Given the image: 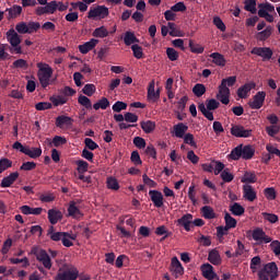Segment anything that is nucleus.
<instances>
[{
  "instance_id": "1",
  "label": "nucleus",
  "mask_w": 280,
  "mask_h": 280,
  "mask_svg": "<svg viewBox=\"0 0 280 280\" xmlns=\"http://www.w3.org/2000/svg\"><path fill=\"white\" fill-rule=\"evenodd\" d=\"M237 82V77H229L222 79L221 84L219 85V93L217 94V100L228 106L231 102V89L229 86H235Z\"/></svg>"
},
{
  "instance_id": "2",
  "label": "nucleus",
  "mask_w": 280,
  "mask_h": 280,
  "mask_svg": "<svg viewBox=\"0 0 280 280\" xmlns=\"http://www.w3.org/2000/svg\"><path fill=\"white\" fill-rule=\"evenodd\" d=\"M37 69H39L37 72L39 84H42L43 89H47L49 80H51V75H54V69H51L49 65L43 62L37 63Z\"/></svg>"
},
{
  "instance_id": "3",
  "label": "nucleus",
  "mask_w": 280,
  "mask_h": 280,
  "mask_svg": "<svg viewBox=\"0 0 280 280\" xmlns=\"http://www.w3.org/2000/svg\"><path fill=\"white\" fill-rule=\"evenodd\" d=\"M7 39L12 47L10 48L11 54H23V48H21V36H19V33H16L14 28L7 32Z\"/></svg>"
},
{
  "instance_id": "4",
  "label": "nucleus",
  "mask_w": 280,
  "mask_h": 280,
  "mask_svg": "<svg viewBox=\"0 0 280 280\" xmlns=\"http://www.w3.org/2000/svg\"><path fill=\"white\" fill-rule=\"evenodd\" d=\"M32 254L35 255L37 261L43 264V266H44V268H46V270H51V266H54V264L51 262V256H49V254H47V250L40 249L38 247H33Z\"/></svg>"
},
{
  "instance_id": "5",
  "label": "nucleus",
  "mask_w": 280,
  "mask_h": 280,
  "mask_svg": "<svg viewBox=\"0 0 280 280\" xmlns=\"http://www.w3.org/2000/svg\"><path fill=\"white\" fill-rule=\"evenodd\" d=\"M13 150H19L22 154L30 156V159H38L43 154V149L40 148H30L24 147L21 142L16 141L12 145Z\"/></svg>"
},
{
  "instance_id": "6",
  "label": "nucleus",
  "mask_w": 280,
  "mask_h": 280,
  "mask_svg": "<svg viewBox=\"0 0 280 280\" xmlns=\"http://www.w3.org/2000/svg\"><path fill=\"white\" fill-rule=\"evenodd\" d=\"M78 277H80V271L78 270V268H60L55 277V280H78Z\"/></svg>"
},
{
  "instance_id": "7",
  "label": "nucleus",
  "mask_w": 280,
  "mask_h": 280,
  "mask_svg": "<svg viewBox=\"0 0 280 280\" xmlns=\"http://www.w3.org/2000/svg\"><path fill=\"white\" fill-rule=\"evenodd\" d=\"M108 14H110V12L106 5H96L90 9L88 19H92L93 21L98 19V21H102V19H106Z\"/></svg>"
},
{
  "instance_id": "8",
  "label": "nucleus",
  "mask_w": 280,
  "mask_h": 280,
  "mask_svg": "<svg viewBox=\"0 0 280 280\" xmlns=\"http://www.w3.org/2000/svg\"><path fill=\"white\" fill-rule=\"evenodd\" d=\"M231 135L238 139H248V137H253V129H246L242 125H233L231 128Z\"/></svg>"
},
{
  "instance_id": "9",
  "label": "nucleus",
  "mask_w": 280,
  "mask_h": 280,
  "mask_svg": "<svg viewBox=\"0 0 280 280\" xmlns=\"http://www.w3.org/2000/svg\"><path fill=\"white\" fill-rule=\"evenodd\" d=\"M201 167L203 172H209L210 174H214L215 176H218L220 172H223L224 163L220 161H211L210 163L202 164Z\"/></svg>"
},
{
  "instance_id": "10",
  "label": "nucleus",
  "mask_w": 280,
  "mask_h": 280,
  "mask_svg": "<svg viewBox=\"0 0 280 280\" xmlns=\"http://www.w3.org/2000/svg\"><path fill=\"white\" fill-rule=\"evenodd\" d=\"M80 205V200H72L69 202L68 206V217L73 218V220H80L81 218H84V213H82V210L78 207Z\"/></svg>"
},
{
  "instance_id": "11",
  "label": "nucleus",
  "mask_w": 280,
  "mask_h": 280,
  "mask_svg": "<svg viewBox=\"0 0 280 280\" xmlns=\"http://www.w3.org/2000/svg\"><path fill=\"white\" fill-rule=\"evenodd\" d=\"M45 7H37L35 14L37 16H43V14H54L58 10V2L56 0L44 4Z\"/></svg>"
},
{
  "instance_id": "12",
  "label": "nucleus",
  "mask_w": 280,
  "mask_h": 280,
  "mask_svg": "<svg viewBox=\"0 0 280 280\" xmlns=\"http://www.w3.org/2000/svg\"><path fill=\"white\" fill-rule=\"evenodd\" d=\"M254 56H259L262 58L264 62L271 60L273 56V51L270 47H254L250 51Z\"/></svg>"
},
{
  "instance_id": "13",
  "label": "nucleus",
  "mask_w": 280,
  "mask_h": 280,
  "mask_svg": "<svg viewBox=\"0 0 280 280\" xmlns=\"http://www.w3.org/2000/svg\"><path fill=\"white\" fill-rule=\"evenodd\" d=\"M264 102H266V92L260 91L257 92L256 95H254L253 101H249L248 106L253 110H259V108L264 106Z\"/></svg>"
},
{
  "instance_id": "14",
  "label": "nucleus",
  "mask_w": 280,
  "mask_h": 280,
  "mask_svg": "<svg viewBox=\"0 0 280 280\" xmlns=\"http://www.w3.org/2000/svg\"><path fill=\"white\" fill-rule=\"evenodd\" d=\"M252 237L255 242H259V244H270L272 242V238L261 228H256L252 233Z\"/></svg>"
},
{
  "instance_id": "15",
  "label": "nucleus",
  "mask_w": 280,
  "mask_h": 280,
  "mask_svg": "<svg viewBox=\"0 0 280 280\" xmlns=\"http://www.w3.org/2000/svg\"><path fill=\"white\" fill-rule=\"evenodd\" d=\"M260 270L268 275L270 280H275L279 277V267H277V262L275 261L266 264Z\"/></svg>"
},
{
  "instance_id": "16",
  "label": "nucleus",
  "mask_w": 280,
  "mask_h": 280,
  "mask_svg": "<svg viewBox=\"0 0 280 280\" xmlns=\"http://www.w3.org/2000/svg\"><path fill=\"white\" fill-rule=\"evenodd\" d=\"M201 272H202V277L205 279L208 280H220V277H218V273H215V271H213V266H211L210 264H203L201 266Z\"/></svg>"
},
{
  "instance_id": "17",
  "label": "nucleus",
  "mask_w": 280,
  "mask_h": 280,
  "mask_svg": "<svg viewBox=\"0 0 280 280\" xmlns=\"http://www.w3.org/2000/svg\"><path fill=\"white\" fill-rule=\"evenodd\" d=\"M255 86H257L255 82H248L238 88L236 93L240 100H246V97H248V93H250Z\"/></svg>"
},
{
  "instance_id": "18",
  "label": "nucleus",
  "mask_w": 280,
  "mask_h": 280,
  "mask_svg": "<svg viewBox=\"0 0 280 280\" xmlns=\"http://www.w3.org/2000/svg\"><path fill=\"white\" fill-rule=\"evenodd\" d=\"M149 196L156 209H161V207H163V192L159 190H150Z\"/></svg>"
},
{
  "instance_id": "19",
  "label": "nucleus",
  "mask_w": 280,
  "mask_h": 280,
  "mask_svg": "<svg viewBox=\"0 0 280 280\" xmlns=\"http://www.w3.org/2000/svg\"><path fill=\"white\" fill-rule=\"evenodd\" d=\"M243 197L249 202H255L257 200V192L253 189V186L245 184L243 186Z\"/></svg>"
},
{
  "instance_id": "20",
  "label": "nucleus",
  "mask_w": 280,
  "mask_h": 280,
  "mask_svg": "<svg viewBox=\"0 0 280 280\" xmlns=\"http://www.w3.org/2000/svg\"><path fill=\"white\" fill-rule=\"evenodd\" d=\"M97 43H100V39L92 38L90 42L79 45L80 54H89V51H92V49H95V47H97Z\"/></svg>"
},
{
  "instance_id": "21",
  "label": "nucleus",
  "mask_w": 280,
  "mask_h": 280,
  "mask_svg": "<svg viewBox=\"0 0 280 280\" xmlns=\"http://www.w3.org/2000/svg\"><path fill=\"white\" fill-rule=\"evenodd\" d=\"M188 130L189 127L183 122H178L173 127L174 137H176L177 139H183L185 137V132H187Z\"/></svg>"
},
{
  "instance_id": "22",
  "label": "nucleus",
  "mask_w": 280,
  "mask_h": 280,
  "mask_svg": "<svg viewBox=\"0 0 280 280\" xmlns=\"http://www.w3.org/2000/svg\"><path fill=\"white\" fill-rule=\"evenodd\" d=\"M191 220H194V215L191 213H187L177 220V224L184 226L185 231L189 232L191 231Z\"/></svg>"
},
{
  "instance_id": "23",
  "label": "nucleus",
  "mask_w": 280,
  "mask_h": 280,
  "mask_svg": "<svg viewBox=\"0 0 280 280\" xmlns=\"http://www.w3.org/2000/svg\"><path fill=\"white\" fill-rule=\"evenodd\" d=\"M55 125L57 128H65V126H73V118L60 115L56 118Z\"/></svg>"
},
{
  "instance_id": "24",
  "label": "nucleus",
  "mask_w": 280,
  "mask_h": 280,
  "mask_svg": "<svg viewBox=\"0 0 280 280\" xmlns=\"http://www.w3.org/2000/svg\"><path fill=\"white\" fill-rule=\"evenodd\" d=\"M60 220H62V212L60 210H57V209L48 210V221L50 222V224H52V226L57 222H60Z\"/></svg>"
},
{
  "instance_id": "25",
  "label": "nucleus",
  "mask_w": 280,
  "mask_h": 280,
  "mask_svg": "<svg viewBox=\"0 0 280 280\" xmlns=\"http://www.w3.org/2000/svg\"><path fill=\"white\" fill-rule=\"evenodd\" d=\"M171 266L175 272V277H180L185 275V268H183V265L180 264V260H178V257L172 258Z\"/></svg>"
},
{
  "instance_id": "26",
  "label": "nucleus",
  "mask_w": 280,
  "mask_h": 280,
  "mask_svg": "<svg viewBox=\"0 0 280 280\" xmlns=\"http://www.w3.org/2000/svg\"><path fill=\"white\" fill-rule=\"evenodd\" d=\"M208 261L213 266H220L222 264V257L220 256V252L218 249H212L208 254Z\"/></svg>"
},
{
  "instance_id": "27",
  "label": "nucleus",
  "mask_w": 280,
  "mask_h": 280,
  "mask_svg": "<svg viewBox=\"0 0 280 280\" xmlns=\"http://www.w3.org/2000/svg\"><path fill=\"white\" fill-rule=\"evenodd\" d=\"M242 159L245 161H250L255 156V149L252 145L241 144Z\"/></svg>"
},
{
  "instance_id": "28",
  "label": "nucleus",
  "mask_w": 280,
  "mask_h": 280,
  "mask_svg": "<svg viewBox=\"0 0 280 280\" xmlns=\"http://www.w3.org/2000/svg\"><path fill=\"white\" fill-rule=\"evenodd\" d=\"M20 211L24 215H40V213H43V208H32L30 206H22L20 208Z\"/></svg>"
},
{
  "instance_id": "29",
  "label": "nucleus",
  "mask_w": 280,
  "mask_h": 280,
  "mask_svg": "<svg viewBox=\"0 0 280 280\" xmlns=\"http://www.w3.org/2000/svg\"><path fill=\"white\" fill-rule=\"evenodd\" d=\"M272 32H275V28L271 25H269L264 31L258 32L256 38L260 42L268 40V38L272 36Z\"/></svg>"
},
{
  "instance_id": "30",
  "label": "nucleus",
  "mask_w": 280,
  "mask_h": 280,
  "mask_svg": "<svg viewBox=\"0 0 280 280\" xmlns=\"http://www.w3.org/2000/svg\"><path fill=\"white\" fill-rule=\"evenodd\" d=\"M124 43L127 47H130V45H137L139 38H137L133 32L127 31L124 36Z\"/></svg>"
},
{
  "instance_id": "31",
  "label": "nucleus",
  "mask_w": 280,
  "mask_h": 280,
  "mask_svg": "<svg viewBox=\"0 0 280 280\" xmlns=\"http://www.w3.org/2000/svg\"><path fill=\"white\" fill-rule=\"evenodd\" d=\"M210 58H212V62L217 65V67H225L226 66V59L224 58V55L220 52H212L210 55Z\"/></svg>"
},
{
  "instance_id": "32",
  "label": "nucleus",
  "mask_w": 280,
  "mask_h": 280,
  "mask_svg": "<svg viewBox=\"0 0 280 280\" xmlns=\"http://www.w3.org/2000/svg\"><path fill=\"white\" fill-rule=\"evenodd\" d=\"M140 127L142 128L143 132H145V135H150L156 129V122L152 120L141 121Z\"/></svg>"
},
{
  "instance_id": "33",
  "label": "nucleus",
  "mask_w": 280,
  "mask_h": 280,
  "mask_svg": "<svg viewBox=\"0 0 280 280\" xmlns=\"http://www.w3.org/2000/svg\"><path fill=\"white\" fill-rule=\"evenodd\" d=\"M8 12V19H16L23 12V7L14 4L12 8L5 10Z\"/></svg>"
},
{
  "instance_id": "34",
  "label": "nucleus",
  "mask_w": 280,
  "mask_h": 280,
  "mask_svg": "<svg viewBox=\"0 0 280 280\" xmlns=\"http://www.w3.org/2000/svg\"><path fill=\"white\" fill-rule=\"evenodd\" d=\"M159 97H161V91H154V81H152L148 86V100H153V102H156Z\"/></svg>"
},
{
  "instance_id": "35",
  "label": "nucleus",
  "mask_w": 280,
  "mask_h": 280,
  "mask_svg": "<svg viewBox=\"0 0 280 280\" xmlns=\"http://www.w3.org/2000/svg\"><path fill=\"white\" fill-rule=\"evenodd\" d=\"M201 215L205 218V220H214L215 211H213V208L211 206H203L201 208Z\"/></svg>"
},
{
  "instance_id": "36",
  "label": "nucleus",
  "mask_w": 280,
  "mask_h": 280,
  "mask_svg": "<svg viewBox=\"0 0 280 280\" xmlns=\"http://www.w3.org/2000/svg\"><path fill=\"white\" fill-rule=\"evenodd\" d=\"M230 211L232 215H244L246 209H244V206L240 205L238 202H234L230 206Z\"/></svg>"
},
{
  "instance_id": "37",
  "label": "nucleus",
  "mask_w": 280,
  "mask_h": 280,
  "mask_svg": "<svg viewBox=\"0 0 280 280\" xmlns=\"http://www.w3.org/2000/svg\"><path fill=\"white\" fill-rule=\"evenodd\" d=\"M244 10L250 12V14H257V0H245Z\"/></svg>"
},
{
  "instance_id": "38",
  "label": "nucleus",
  "mask_w": 280,
  "mask_h": 280,
  "mask_svg": "<svg viewBox=\"0 0 280 280\" xmlns=\"http://www.w3.org/2000/svg\"><path fill=\"white\" fill-rule=\"evenodd\" d=\"M49 145H52L55 148H60V145H65V143H67V138L62 137V136H55L52 138V141L50 139H47Z\"/></svg>"
},
{
  "instance_id": "39",
  "label": "nucleus",
  "mask_w": 280,
  "mask_h": 280,
  "mask_svg": "<svg viewBox=\"0 0 280 280\" xmlns=\"http://www.w3.org/2000/svg\"><path fill=\"white\" fill-rule=\"evenodd\" d=\"M108 34V30H106L105 26H100L93 31L92 36H94V38H106Z\"/></svg>"
},
{
  "instance_id": "40",
  "label": "nucleus",
  "mask_w": 280,
  "mask_h": 280,
  "mask_svg": "<svg viewBox=\"0 0 280 280\" xmlns=\"http://www.w3.org/2000/svg\"><path fill=\"white\" fill-rule=\"evenodd\" d=\"M108 106H110V101H108L106 97H102L97 103L93 105V108L94 110H100V108H102V110H106Z\"/></svg>"
},
{
  "instance_id": "41",
  "label": "nucleus",
  "mask_w": 280,
  "mask_h": 280,
  "mask_svg": "<svg viewBox=\"0 0 280 280\" xmlns=\"http://www.w3.org/2000/svg\"><path fill=\"white\" fill-rule=\"evenodd\" d=\"M78 103L80 104V106H83L84 108H86L88 110H91V108H93V103H91V98H89L85 95H80L78 97Z\"/></svg>"
},
{
  "instance_id": "42",
  "label": "nucleus",
  "mask_w": 280,
  "mask_h": 280,
  "mask_svg": "<svg viewBox=\"0 0 280 280\" xmlns=\"http://www.w3.org/2000/svg\"><path fill=\"white\" fill-rule=\"evenodd\" d=\"M224 221H225V228L229 230L235 229V226H237V220H235V218L231 217V214L229 212H225Z\"/></svg>"
},
{
  "instance_id": "43",
  "label": "nucleus",
  "mask_w": 280,
  "mask_h": 280,
  "mask_svg": "<svg viewBox=\"0 0 280 280\" xmlns=\"http://www.w3.org/2000/svg\"><path fill=\"white\" fill-rule=\"evenodd\" d=\"M192 93L196 95V97H202L207 93V88L202 83H197L192 88Z\"/></svg>"
},
{
  "instance_id": "44",
  "label": "nucleus",
  "mask_w": 280,
  "mask_h": 280,
  "mask_svg": "<svg viewBox=\"0 0 280 280\" xmlns=\"http://www.w3.org/2000/svg\"><path fill=\"white\" fill-rule=\"evenodd\" d=\"M107 189H112V191H119V182L115 177H107L106 180Z\"/></svg>"
},
{
  "instance_id": "45",
  "label": "nucleus",
  "mask_w": 280,
  "mask_h": 280,
  "mask_svg": "<svg viewBox=\"0 0 280 280\" xmlns=\"http://www.w3.org/2000/svg\"><path fill=\"white\" fill-rule=\"evenodd\" d=\"M50 102L54 106H63V104H67L68 98L62 95L51 96Z\"/></svg>"
},
{
  "instance_id": "46",
  "label": "nucleus",
  "mask_w": 280,
  "mask_h": 280,
  "mask_svg": "<svg viewBox=\"0 0 280 280\" xmlns=\"http://www.w3.org/2000/svg\"><path fill=\"white\" fill-rule=\"evenodd\" d=\"M95 91H96L95 84H91V83L85 84L82 89V93L84 95H88V97H93V95L95 94Z\"/></svg>"
},
{
  "instance_id": "47",
  "label": "nucleus",
  "mask_w": 280,
  "mask_h": 280,
  "mask_svg": "<svg viewBox=\"0 0 280 280\" xmlns=\"http://www.w3.org/2000/svg\"><path fill=\"white\" fill-rule=\"evenodd\" d=\"M230 159H232V161H240V159H242V144L231 151Z\"/></svg>"
},
{
  "instance_id": "48",
  "label": "nucleus",
  "mask_w": 280,
  "mask_h": 280,
  "mask_svg": "<svg viewBox=\"0 0 280 280\" xmlns=\"http://www.w3.org/2000/svg\"><path fill=\"white\" fill-rule=\"evenodd\" d=\"M12 167V161H10L8 158H1L0 159V174H3L5 170H10Z\"/></svg>"
},
{
  "instance_id": "49",
  "label": "nucleus",
  "mask_w": 280,
  "mask_h": 280,
  "mask_svg": "<svg viewBox=\"0 0 280 280\" xmlns=\"http://www.w3.org/2000/svg\"><path fill=\"white\" fill-rule=\"evenodd\" d=\"M131 50L133 51V56L137 60H141V58H143V48L139 46V44L131 45Z\"/></svg>"
},
{
  "instance_id": "50",
  "label": "nucleus",
  "mask_w": 280,
  "mask_h": 280,
  "mask_svg": "<svg viewBox=\"0 0 280 280\" xmlns=\"http://www.w3.org/2000/svg\"><path fill=\"white\" fill-rule=\"evenodd\" d=\"M16 176H7L2 179L0 186L5 188V187H12L14 183L16 182Z\"/></svg>"
},
{
  "instance_id": "51",
  "label": "nucleus",
  "mask_w": 280,
  "mask_h": 280,
  "mask_svg": "<svg viewBox=\"0 0 280 280\" xmlns=\"http://www.w3.org/2000/svg\"><path fill=\"white\" fill-rule=\"evenodd\" d=\"M265 198L267 200H276L277 199V190L273 187L265 188L264 190Z\"/></svg>"
},
{
  "instance_id": "52",
  "label": "nucleus",
  "mask_w": 280,
  "mask_h": 280,
  "mask_svg": "<svg viewBox=\"0 0 280 280\" xmlns=\"http://www.w3.org/2000/svg\"><path fill=\"white\" fill-rule=\"evenodd\" d=\"M206 107L208 110H218V108H220V102L214 98L207 100Z\"/></svg>"
},
{
  "instance_id": "53",
  "label": "nucleus",
  "mask_w": 280,
  "mask_h": 280,
  "mask_svg": "<svg viewBox=\"0 0 280 280\" xmlns=\"http://www.w3.org/2000/svg\"><path fill=\"white\" fill-rule=\"evenodd\" d=\"M189 48L192 54H203L205 47L200 44H194V40H189Z\"/></svg>"
},
{
  "instance_id": "54",
  "label": "nucleus",
  "mask_w": 280,
  "mask_h": 280,
  "mask_svg": "<svg viewBox=\"0 0 280 280\" xmlns=\"http://www.w3.org/2000/svg\"><path fill=\"white\" fill-rule=\"evenodd\" d=\"M128 108V104L121 101H117L113 106L112 109L114 113H121V110H126Z\"/></svg>"
},
{
  "instance_id": "55",
  "label": "nucleus",
  "mask_w": 280,
  "mask_h": 280,
  "mask_svg": "<svg viewBox=\"0 0 280 280\" xmlns=\"http://www.w3.org/2000/svg\"><path fill=\"white\" fill-rule=\"evenodd\" d=\"M266 132L269 137H277V133L280 132V127L279 125L267 126Z\"/></svg>"
},
{
  "instance_id": "56",
  "label": "nucleus",
  "mask_w": 280,
  "mask_h": 280,
  "mask_svg": "<svg viewBox=\"0 0 280 280\" xmlns=\"http://www.w3.org/2000/svg\"><path fill=\"white\" fill-rule=\"evenodd\" d=\"M257 266H261V257L255 256L250 260L249 268L252 272H257Z\"/></svg>"
},
{
  "instance_id": "57",
  "label": "nucleus",
  "mask_w": 280,
  "mask_h": 280,
  "mask_svg": "<svg viewBox=\"0 0 280 280\" xmlns=\"http://www.w3.org/2000/svg\"><path fill=\"white\" fill-rule=\"evenodd\" d=\"M213 25H215V27L220 30V32H226V25L220 16L213 18Z\"/></svg>"
},
{
  "instance_id": "58",
  "label": "nucleus",
  "mask_w": 280,
  "mask_h": 280,
  "mask_svg": "<svg viewBox=\"0 0 280 280\" xmlns=\"http://www.w3.org/2000/svg\"><path fill=\"white\" fill-rule=\"evenodd\" d=\"M184 143H186L187 145H190L191 148H198V144L194 140V135L191 133H186L184 136Z\"/></svg>"
},
{
  "instance_id": "59",
  "label": "nucleus",
  "mask_w": 280,
  "mask_h": 280,
  "mask_svg": "<svg viewBox=\"0 0 280 280\" xmlns=\"http://www.w3.org/2000/svg\"><path fill=\"white\" fill-rule=\"evenodd\" d=\"M166 56L168 60H171L172 62H175V60H178V51H176V49L174 48H167Z\"/></svg>"
},
{
  "instance_id": "60",
  "label": "nucleus",
  "mask_w": 280,
  "mask_h": 280,
  "mask_svg": "<svg viewBox=\"0 0 280 280\" xmlns=\"http://www.w3.org/2000/svg\"><path fill=\"white\" fill-rule=\"evenodd\" d=\"M15 30L19 34H28L30 28L27 27V23L21 22L15 25Z\"/></svg>"
},
{
  "instance_id": "61",
  "label": "nucleus",
  "mask_w": 280,
  "mask_h": 280,
  "mask_svg": "<svg viewBox=\"0 0 280 280\" xmlns=\"http://www.w3.org/2000/svg\"><path fill=\"white\" fill-rule=\"evenodd\" d=\"M84 144L85 148H88V150H97V148H100V144H97L95 141H93V139L91 138H85L84 139Z\"/></svg>"
},
{
  "instance_id": "62",
  "label": "nucleus",
  "mask_w": 280,
  "mask_h": 280,
  "mask_svg": "<svg viewBox=\"0 0 280 280\" xmlns=\"http://www.w3.org/2000/svg\"><path fill=\"white\" fill-rule=\"evenodd\" d=\"M30 66L25 59H18L13 62L14 69H27Z\"/></svg>"
},
{
  "instance_id": "63",
  "label": "nucleus",
  "mask_w": 280,
  "mask_h": 280,
  "mask_svg": "<svg viewBox=\"0 0 280 280\" xmlns=\"http://www.w3.org/2000/svg\"><path fill=\"white\" fill-rule=\"evenodd\" d=\"M270 248L272 253L276 255V257H279L280 255V242L279 241H272L270 243Z\"/></svg>"
},
{
  "instance_id": "64",
  "label": "nucleus",
  "mask_w": 280,
  "mask_h": 280,
  "mask_svg": "<svg viewBox=\"0 0 280 280\" xmlns=\"http://www.w3.org/2000/svg\"><path fill=\"white\" fill-rule=\"evenodd\" d=\"M36 110H49L51 108V103L39 102L35 105Z\"/></svg>"
}]
</instances>
